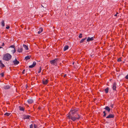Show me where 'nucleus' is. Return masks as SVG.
Wrapping results in <instances>:
<instances>
[{
  "instance_id": "f257e3e1",
  "label": "nucleus",
  "mask_w": 128,
  "mask_h": 128,
  "mask_svg": "<svg viewBox=\"0 0 128 128\" xmlns=\"http://www.w3.org/2000/svg\"><path fill=\"white\" fill-rule=\"evenodd\" d=\"M67 118L72 120L73 121H76L79 120L80 117V115L76 114L75 115H68Z\"/></svg>"
},
{
  "instance_id": "f03ea898",
  "label": "nucleus",
  "mask_w": 128,
  "mask_h": 128,
  "mask_svg": "<svg viewBox=\"0 0 128 128\" xmlns=\"http://www.w3.org/2000/svg\"><path fill=\"white\" fill-rule=\"evenodd\" d=\"M12 58V56L10 54L7 53L4 55L3 58V60L6 61H8L10 60Z\"/></svg>"
},
{
  "instance_id": "7ed1b4c3",
  "label": "nucleus",
  "mask_w": 128,
  "mask_h": 128,
  "mask_svg": "<svg viewBox=\"0 0 128 128\" xmlns=\"http://www.w3.org/2000/svg\"><path fill=\"white\" fill-rule=\"evenodd\" d=\"M78 110V109H72L71 110L70 112L68 114V115H76V112Z\"/></svg>"
},
{
  "instance_id": "20e7f679",
  "label": "nucleus",
  "mask_w": 128,
  "mask_h": 128,
  "mask_svg": "<svg viewBox=\"0 0 128 128\" xmlns=\"http://www.w3.org/2000/svg\"><path fill=\"white\" fill-rule=\"evenodd\" d=\"M58 60V58H56L54 60H51L50 61V63L52 64L55 65V64H56Z\"/></svg>"
},
{
  "instance_id": "39448f33",
  "label": "nucleus",
  "mask_w": 128,
  "mask_h": 128,
  "mask_svg": "<svg viewBox=\"0 0 128 128\" xmlns=\"http://www.w3.org/2000/svg\"><path fill=\"white\" fill-rule=\"evenodd\" d=\"M13 62L14 63V65H17L19 63V62L17 60L16 58L15 60L13 61Z\"/></svg>"
},
{
  "instance_id": "423d86ee",
  "label": "nucleus",
  "mask_w": 128,
  "mask_h": 128,
  "mask_svg": "<svg viewBox=\"0 0 128 128\" xmlns=\"http://www.w3.org/2000/svg\"><path fill=\"white\" fill-rule=\"evenodd\" d=\"M116 83L114 82L113 83V84L112 86V88L113 90H116Z\"/></svg>"
},
{
  "instance_id": "0eeeda50",
  "label": "nucleus",
  "mask_w": 128,
  "mask_h": 128,
  "mask_svg": "<svg viewBox=\"0 0 128 128\" xmlns=\"http://www.w3.org/2000/svg\"><path fill=\"white\" fill-rule=\"evenodd\" d=\"M36 62H33L32 64V65H30L29 66V67L30 68H32L34 67L36 65Z\"/></svg>"
},
{
  "instance_id": "6e6552de",
  "label": "nucleus",
  "mask_w": 128,
  "mask_h": 128,
  "mask_svg": "<svg viewBox=\"0 0 128 128\" xmlns=\"http://www.w3.org/2000/svg\"><path fill=\"white\" fill-rule=\"evenodd\" d=\"M114 117V115L113 114H110L106 117L107 118H113Z\"/></svg>"
},
{
  "instance_id": "1a4fd4ad",
  "label": "nucleus",
  "mask_w": 128,
  "mask_h": 128,
  "mask_svg": "<svg viewBox=\"0 0 128 128\" xmlns=\"http://www.w3.org/2000/svg\"><path fill=\"white\" fill-rule=\"evenodd\" d=\"M23 51V48L22 47H20V48L18 47L17 51L19 53H21Z\"/></svg>"
},
{
  "instance_id": "9d476101",
  "label": "nucleus",
  "mask_w": 128,
  "mask_h": 128,
  "mask_svg": "<svg viewBox=\"0 0 128 128\" xmlns=\"http://www.w3.org/2000/svg\"><path fill=\"white\" fill-rule=\"evenodd\" d=\"M43 83L44 84H46L48 82L47 80L44 79L42 81Z\"/></svg>"
},
{
  "instance_id": "9b49d317",
  "label": "nucleus",
  "mask_w": 128,
  "mask_h": 128,
  "mask_svg": "<svg viewBox=\"0 0 128 128\" xmlns=\"http://www.w3.org/2000/svg\"><path fill=\"white\" fill-rule=\"evenodd\" d=\"M94 40V38L93 37L90 38L88 37V38L87 40V41L88 42H89L93 40Z\"/></svg>"
},
{
  "instance_id": "f8f14e48",
  "label": "nucleus",
  "mask_w": 128,
  "mask_h": 128,
  "mask_svg": "<svg viewBox=\"0 0 128 128\" xmlns=\"http://www.w3.org/2000/svg\"><path fill=\"white\" fill-rule=\"evenodd\" d=\"M5 67L4 65L2 63V61L0 60V67L1 68H3Z\"/></svg>"
},
{
  "instance_id": "ddd939ff",
  "label": "nucleus",
  "mask_w": 128,
  "mask_h": 128,
  "mask_svg": "<svg viewBox=\"0 0 128 128\" xmlns=\"http://www.w3.org/2000/svg\"><path fill=\"white\" fill-rule=\"evenodd\" d=\"M4 88L5 89H8L10 88V86L8 85H6L4 87Z\"/></svg>"
},
{
  "instance_id": "4468645a",
  "label": "nucleus",
  "mask_w": 128,
  "mask_h": 128,
  "mask_svg": "<svg viewBox=\"0 0 128 128\" xmlns=\"http://www.w3.org/2000/svg\"><path fill=\"white\" fill-rule=\"evenodd\" d=\"M104 108L106 109V110L108 111L109 112L110 110V109L108 106H106Z\"/></svg>"
},
{
  "instance_id": "2eb2a0df",
  "label": "nucleus",
  "mask_w": 128,
  "mask_h": 128,
  "mask_svg": "<svg viewBox=\"0 0 128 128\" xmlns=\"http://www.w3.org/2000/svg\"><path fill=\"white\" fill-rule=\"evenodd\" d=\"M28 102L29 104H32L33 102V100L32 99H30L28 100Z\"/></svg>"
},
{
  "instance_id": "dca6fc26",
  "label": "nucleus",
  "mask_w": 128,
  "mask_h": 128,
  "mask_svg": "<svg viewBox=\"0 0 128 128\" xmlns=\"http://www.w3.org/2000/svg\"><path fill=\"white\" fill-rule=\"evenodd\" d=\"M23 46L24 48L26 50H28V46L25 45L23 44Z\"/></svg>"
},
{
  "instance_id": "f3484780",
  "label": "nucleus",
  "mask_w": 128,
  "mask_h": 128,
  "mask_svg": "<svg viewBox=\"0 0 128 128\" xmlns=\"http://www.w3.org/2000/svg\"><path fill=\"white\" fill-rule=\"evenodd\" d=\"M30 56H26L25 58V59L26 60H29L30 59Z\"/></svg>"
},
{
  "instance_id": "a211bd4d",
  "label": "nucleus",
  "mask_w": 128,
  "mask_h": 128,
  "mask_svg": "<svg viewBox=\"0 0 128 128\" xmlns=\"http://www.w3.org/2000/svg\"><path fill=\"white\" fill-rule=\"evenodd\" d=\"M39 30L38 32V34H40L43 31V29L42 28H40L39 29Z\"/></svg>"
},
{
  "instance_id": "6ab92c4d",
  "label": "nucleus",
  "mask_w": 128,
  "mask_h": 128,
  "mask_svg": "<svg viewBox=\"0 0 128 128\" xmlns=\"http://www.w3.org/2000/svg\"><path fill=\"white\" fill-rule=\"evenodd\" d=\"M68 46H65L64 48V51H66L68 49Z\"/></svg>"
},
{
  "instance_id": "aec40b11",
  "label": "nucleus",
  "mask_w": 128,
  "mask_h": 128,
  "mask_svg": "<svg viewBox=\"0 0 128 128\" xmlns=\"http://www.w3.org/2000/svg\"><path fill=\"white\" fill-rule=\"evenodd\" d=\"M108 88H107L105 90V92L107 94L108 93Z\"/></svg>"
},
{
  "instance_id": "412c9836",
  "label": "nucleus",
  "mask_w": 128,
  "mask_h": 128,
  "mask_svg": "<svg viewBox=\"0 0 128 128\" xmlns=\"http://www.w3.org/2000/svg\"><path fill=\"white\" fill-rule=\"evenodd\" d=\"M11 52H12V53L13 54H14V53L15 52H16L15 49V48H14V49L13 48L12 50H11Z\"/></svg>"
},
{
  "instance_id": "4be33fe9",
  "label": "nucleus",
  "mask_w": 128,
  "mask_h": 128,
  "mask_svg": "<svg viewBox=\"0 0 128 128\" xmlns=\"http://www.w3.org/2000/svg\"><path fill=\"white\" fill-rule=\"evenodd\" d=\"M86 38H83V39H82L80 41V43H82L85 40Z\"/></svg>"
},
{
  "instance_id": "5701e85b",
  "label": "nucleus",
  "mask_w": 128,
  "mask_h": 128,
  "mask_svg": "<svg viewBox=\"0 0 128 128\" xmlns=\"http://www.w3.org/2000/svg\"><path fill=\"white\" fill-rule=\"evenodd\" d=\"M19 108H20V110L23 111L24 110V109L23 108L21 107H20Z\"/></svg>"
},
{
  "instance_id": "b1692460",
  "label": "nucleus",
  "mask_w": 128,
  "mask_h": 128,
  "mask_svg": "<svg viewBox=\"0 0 128 128\" xmlns=\"http://www.w3.org/2000/svg\"><path fill=\"white\" fill-rule=\"evenodd\" d=\"M10 113L6 112L4 114V115L7 116H8L10 115Z\"/></svg>"
},
{
  "instance_id": "393cba45",
  "label": "nucleus",
  "mask_w": 128,
  "mask_h": 128,
  "mask_svg": "<svg viewBox=\"0 0 128 128\" xmlns=\"http://www.w3.org/2000/svg\"><path fill=\"white\" fill-rule=\"evenodd\" d=\"M2 26H4V21H3L2 22Z\"/></svg>"
},
{
  "instance_id": "a878e982",
  "label": "nucleus",
  "mask_w": 128,
  "mask_h": 128,
  "mask_svg": "<svg viewBox=\"0 0 128 128\" xmlns=\"http://www.w3.org/2000/svg\"><path fill=\"white\" fill-rule=\"evenodd\" d=\"M33 126H34V128H38L37 125L36 124H34Z\"/></svg>"
},
{
  "instance_id": "bb28decb",
  "label": "nucleus",
  "mask_w": 128,
  "mask_h": 128,
  "mask_svg": "<svg viewBox=\"0 0 128 128\" xmlns=\"http://www.w3.org/2000/svg\"><path fill=\"white\" fill-rule=\"evenodd\" d=\"M10 48H12L13 49L15 48V46L14 45H12L10 47Z\"/></svg>"
},
{
  "instance_id": "cd10ccee",
  "label": "nucleus",
  "mask_w": 128,
  "mask_h": 128,
  "mask_svg": "<svg viewBox=\"0 0 128 128\" xmlns=\"http://www.w3.org/2000/svg\"><path fill=\"white\" fill-rule=\"evenodd\" d=\"M82 34H80L78 36V37L80 38H82Z\"/></svg>"
},
{
  "instance_id": "c85d7f7f",
  "label": "nucleus",
  "mask_w": 128,
  "mask_h": 128,
  "mask_svg": "<svg viewBox=\"0 0 128 128\" xmlns=\"http://www.w3.org/2000/svg\"><path fill=\"white\" fill-rule=\"evenodd\" d=\"M41 67H40V68L39 69V70L38 71V73H40L41 72Z\"/></svg>"
},
{
  "instance_id": "c756f323",
  "label": "nucleus",
  "mask_w": 128,
  "mask_h": 128,
  "mask_svg": "<svg viewBox=\"0 0 128 128\" xmlns=\"http://www.w3.org/2000/svg\"><path fill=\"white\" fill-rule=\"evenodd\" d=\"M103 113L104 114V115H103L104 116V117L105 116H106V113L105 112V111H104L103 112Z\"/></svg>"
},
{
  "instance_id": "7c9ffc66",
  "label": "nucleus",
  "mask_w": 128,
  "mask_h": 128,
  "mask_svg": "<svg viewBox=\"0 0 128 128\" xmlns=\"http://www.w3.org/2000/svg\"><path fill=\"white\" fill-rule=\"evenodd\" d=\"M33 125L32 124H31L30 126V128H33Z\"/></svg>"
},
{
  "instance_id": "2f4dec72",
  "label": "nucleus",
  "mask_w": 128,
  "mask_h": 128,
  "mask_svg": "<svg viewBox=\"0 0 128 128\" xmlns=\"http://www.w3.org/2000/svg\"><path fill=\"white\" fill-rule=\"evenodd\" d=\"M0 75L2 77H4V73H2Z\"/></svg>"
},
{
  "instance_id": "473e14b6",
  "label": "nucleus",
  "mask_w": 128,
  "mask_h": 128,
  "mask_svg": "<svg viewBox=\"0 0 128 128\" xmlns=\"http://www.w3.org/2000/svg\"><path fill=\"white\" fill-rule=\"evenodd\" d=\"M118 12H117L115 15H114V16H119L118 15Z\"/></svg>"
},
{
  "instance_id": "72a5a7b5",
  "label": "nucleus",
  "mask_w": 128,
  "mask_h": 128,
  "mask_svg": "<svg viewBox=\"0 0 128 128\" xmlns=\"http://www.w3.org/2000/svg\"><path fill=\"white\" fill-rule=\"evenodd\" d=\"M10 28V26H8V25H7V26L6 27V29H9Z\"/></svg>"
},
{
  "instance_id": "f704fd0d",
  "label": "nucleus",
  "mask_w": 128,
  "mask_h": 128,
  "mask_svg": "<svg viewBox=\"0 0 128 128\" xmlns=\"http://www.w3.org/2000/svg\"><path fill=\"white\" fill-rule=\"evenodd\" d=\"M29 117H30V116H26V117H25V118H26V119H28L29 118Z\"/></svg>"
},
{
  "instance_id": "c9c22d12",
  "label": "nucleus",
  "mask_w": 128,
  "mask_h": 128,
  "mask_svg": "<svg viewBox=\"0 0 128 128\" xmlns=\"http://www.w3.org/2000/svg\"><path fill=\"white\" fill-rule=\"evenodd\" d=\"M118 62H120V61H121V60L120 58H119L118 59Z\"/></svg>"
},
{
  "instance_id": "e433bc0d",
  "label": "nucleus",
  "mask_w": 128,
  "mask_h": 128,
  "mask_svg": "<svg viewBox=\"0 0 128 128\" xmlns=\"http://www.w3.org/2000/svg\"><path fill=\"white\" fill-rule=\"evenodd\" d=\"M5 45L4 44V42H3L2 43V46H4Z\"/></svg>"
},
{
  "instance_id": "4c0bfd02",
  "label": "nucleus",
  "mask_w": 128,
  "mask_h": 128,
  "mask_svg": "<svg viewBox=\"0 0 128 128\" xmlns=\"http://www.w3.org/2000/svg\"><path fill=\"white\" fill-rule=\"evenodd\" d=\"M25 71V70H24L22 72V74H24V72Z\"/></svg>"
},
{
  "instance_id": "58836bf2",
  "label": "nucleus",
  "mask_w": 128,
  "mask_h": 128,
  "mask_svg": "<svg viewBox=\"0 0 128 128\" xmlns=\"http://www.w3.org/2000/svg\"><path fill=\"white\" fill-rule=\"evenodd\" d=\"M110 106L112 108L113 107V105L112 104Z\"/></svg>"
},
{
  "instance_id": "ea45409f",
  "label": "nucleus",
  "mask_w": 128,
  "mask_h": 128,
  "mask_svg": "<svg viewBox=\"0 0 128 128\" xmlns=\"http://www.w3.org/2000/svg\"><path fill=\"white\" fill-rule=\"evenodd\" d=\"M66 76V74H65L64 76V77H65Z\"/></svg>"
},
{
  "instance_id": "a19ab883",
  "label": "nucleus",
  "mask_w": 128,
  "mask_h": 128,
  "mask_svg": "<svg viewBox=\"0 0 128 128\" xmlns=\"http://www.w3.org/2000/svg\"><path fill=\"white\" fill-rule=\"evenodd\" d=\"M2 47L0 46V49L2 48Z\"/></svg>"
}]
</instances>
